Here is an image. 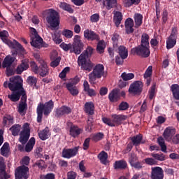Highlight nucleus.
Returning a JSON list of instances; mask_svg holds the SVG:
<instances>
[{
  "label": "nucleus",
  "instance_id": "nucleus-1",
  "mask_svg": "<svg viewBox=\"0 0 179 179\" xmlns=\"http://www.w3.org/2000/svg\"><path fill=\"white\" fill-rule=\"evenodd\" d=\"M92 54H93V48L88 47L78 59V65L81 66L82 69L88 72H90L93 69V63L89 59V57H92Z\"/></svg>",
  "mask_w": 179,
  "mask_h": 179
},
{
  "label": "nucleus",
  "instance_id": "nucleus-2",
  "mask_svg": "<svg viewBox=\"0 0 179 179\" xmlns=\"http://www.w3.org/2000/svg\"><path fill=\"white\" fill-rule=\"evenodd\" d=\"M8 37H9V33H8V31H2L0 32V38L2 41L4 42L5 44H7L10 48L17 50L15 52L12 50L13 55H17V52H20L22 55L26 54V50H24V48H23L19 42L15 41L14 43H12V41L8 39Z\"/></svg>",
  "mask_w": 179,
  "mask_h": 179
},
{
  "label": "nucleus",
  "instance_id": "nucleus-3",
  "mask_svg": "<svg viewBox=\"0 0 179 179\" xmlns=\"http://www.w3.org/2000/svg\"><path fill=\"white\" fill-rule=\"evenodd\" d=\"M54 108V102L52 101H49L45 104L39 103L37 107V121L38 122H41L43 119V113L44 115H48L52 111Z\"/></svg>",
  "mask_w": 179,
  "mask_h": 179
},
{
  "label": "nucleus",
  "instance_id": "nucleus-4",
  "mask_svg": "<svg viewBox=\"0 0 179 179\" xmlns=\"http://www.w3.org/2000/svg\"><path fill=\"white\" fill-rule=\"evenodd\" d=\"M45 15H47L46 20L50 27L55 29L59 26V14L57 10L50 8L45 10Z\"/></svg>",
  "mask_w": 179,
  "mask_h": 179
},
{
  "label": "nucleus",
  "instance_id": "nucleus-5",
  "mask_svg": "<svg viewBox=\"0 0 179 179\" xmlns=\"http://www.w3.org/2000/svg\"><path fill=\"white\" fill-rule=\"evenodd\" d=\"M111 119L108 117H103L102 121L108 127H117V125H121L122 121H125L128 118V116L125 115H111Z\"/></svg>",
  "mask_w": 179,
  "mask_h": 179
},
{
  "label": "nucleus",
  "instance_id": "nucleus-6",
  "mask_svg": "<svg viewBox=\"0 0 179 179\" xmlns=\"http://www.w3.org/2000/svg\"><path fill=\"white\" fill-rule=\"evenodd\" d=\"M39 62L41 64V66L39 67L34 62H31L30 63V66L31 71H33L36 74H39L40 76H42V78H44L45 76H47V75H48L50 69H48V66H47V63H45L44 60H40Z\"/></svg>",
  "mask_w": 179,
  "mask_h": 179
},
{
  "label": "nucleus",
  "instance_id": "nucleus-7",
  "mask_svg": "<svg viewBox=\"0 0 179 179\" xmlns=\"http://www.w3.org/2000/svg\"><path fill=\"white\" fill-rule=\"evenodd\" d=\"M10 83H8V81H5L3 86L5 87H8L12 92L19 90V89H22L23 86V79H22L20 76L10 78Z\"/></svg>",
  "mask_w": 179,
  "mask_h": 179
},
{
  "label": "nucleus",
  "instance_id": "nucleus-8",
  "mask_svg": "<svg viewBox=\"0 0 179 179\" xmlns=\"http://www.w3.org/2000/svg\"><path fill=\"white\" fill-rule=\"evenodd\" d=\"M101 76L106 78V74H104V66H103V64H97L94 68L92 72L89 74V80L90 83H94L96 79H100Z\"/></svg>",
  "mask_w": 179,
  "mask_h": 179
},
{
  "label": "nucleus",
  "instance_id": "nucleus-9",
  "mask_svg": "<svg viewBox=\"0 0 179 179\" xmlns=\"http://www.w3.org/2000/svg\"><path fill=\"white\" fill-rule=\"evenodd\" d=\"M31 45L35 48L43 47V38L38 36L37 31L34 28H30Z\"/></svg>",
  "mask_w": 179,
  "mask_h": 179
},
{
  "label": "nucleus",
  "instance_id": "nucleus-10",
  "mask_svg": "<svg viewBox=\"0 0 179 179\" xmlns=\"http://www.w3.org/2000/svg\"><path fill=\"white\" fill-rule=\"evenodd\" d=\"M71 45H73V50H71V51H73L74 54H76V55H79V54L82 52L84 47L80 36H74L73 42Z\"/></svg>",
  "mask_w": 179,
  "mask_h": 179
},
{
  "label": "nucleus",
  "instance_id": "nucleus-11",
  "mask_svg": "<svg viewBox=\"0 0 179 179\" xmlns=\"http://www.w3.org/2000/svg\"><path fill=\"white\" fill-rule=\"evenodd\" d=\"M29 138H30V127H29V124L25 123L22 127V130L20 134V142L24 145L29 141Z\"/></svg>",
  "mask_w": 179,
  "mask_h": 179
},
{
  "label": "nucleus",
  "instance_id": "nucleus-12",
  "mask_svg": "<svg viewBox=\"0 0 179 179\" xmlns=\"http://www.w3.org/2000/svg\"><path fill=\"white\" fill-rule=\"evenodd\" d=\"M15 179H27L29 178V168L26 166H21L16 169Z\"/></svg>",
  "mask_w": 179,
  "mask_h": 179
},
{
  "label": "nucleus",
  "instance_id": "nucleus-13",
  "mask_svg": "<svg viewBox=\"0 0 179 179\" xmlns=\"http://www.w3.org/2000/svg\"><path fill=\"white\" fill-rule=\"evenodd\" d=\"M143 87V83L141 81H134L129 86V93L131 94H141Z\"/></svg>",
  "mask_w": 179,
  "mask_h": 179
},
{
  "label": "nucleus",
  "instance_id": "nucleus-14",
  "mask_svg": "<svg viewBox=\"0 0 179 179\" xmlns=\"http://www.w3.org/2000/svg\"><path fill=\"white\" fill-rule=\"evenodd\" d=\"M133 52L137 54V55H141L144 58H148L150 55V50H149V46L141 45L138 48H135L132 49Z\"/></svg>",
  "mask_w": 179,
  "mask_h": 179
},
{
  "label": "nucleus",
  "instance_id": "nucleus-15",
  "mask_svg": "<svg viewBox=\"0 0 179 179\" xmlns=\"http://www.w3.org/2000/svg\"><path fill=\"white\" fill-rule=\"evenodd\" d=\"M67 125L69 128V134L73 138H78V136L83 132L82 129L75 124H73L71 122H68Z\"/></svg>",
  "mask_w": 179,
  "mask_h": 179
},
{
  "label": "nucleus",
  "instance_id": "nucleus-16",
  "mask_svg": "<svg viewBox=\"0 0 179 179\" xmlns=\"http://www.w3.org/2000/svg\"><path fill=\"white\" fill-rule=\"evenodd\" d=\"M164 173L163 169L159 166L152 168L151 178L152 179H163Z\"/></svg>",
  "mask_w": 179,
  "mask_h": 179
},
{
  "label": "nucleus",
  "instance_id": "nucleus-17",
  "mask_svg": "<svg viewBox=\"0 0 179 179\" xmlns=\"http://www.w3.org/2000/svg\"><path fill=\"white\" fill-rule=\"evenodd\" d=\"M176 135V129L173 127H167L163 134V136L168 142H171L173 136Z\"/></svg>",
  "mask_w": 179,
  "mask_h": 179
},
{
  "label": "nucleus",
  "instance_id": "nucleus-18",
  "mask_svg": "<svg viewBox=\"0 0 179 179\" xmlns=\"http://www.w3.org/2000/svg\"><path fill=\"white\" fill-rule=\"evenodd\" d=\"M78 147H76L73 149H64L62 152V156L66 159H71V157L76 156L78 154Z\"/></svg>",
  "mask_w": 179,
  "mask_h": 179
},
{
  "label": "nucleus",
  "instance_id": "nucleus-19",
  "mask_svg": "<svg viewBox=\"0 0 179 179\" xmlns=\"http://www.w3.org/2000/svg\"><path fill=\"white\" fill-rule=\"evenodd\" d=\"M22 97L24 99L20 102L17 106V111L21 115H24L26 114V111L27 110V103H26V97L24 96Z\"/></svg>",
  "mask_w": 179,
  "mask_h": 179
},
{
  "label": "nucleus",
  "instance_id": "nucleus-20",
  "mask_svg": "<svg viewBox=\"0 0 179 179\" xmlns=\"http://www.w3.org/2000/svg\"><path fill=\"white\" fill-rule=\"evenodd\" d=\"M29 69V59H25L22 61L21 64H20L16 69V73L17 75H21L24 71Z\"/></svg>",
  "mask_w": 179,
  "mask_h": 179
},
{
  "label": "nucleus",
  "instance_id": "nucleus-21",
  "mask_svg": "<svg viewBox=\"0 0 179 179\" xmlns=\"http://www.w3.org/2000/svg\"><path fill=\"white\" fill-rule=\"evenodd\" d=\"M84 37L87 38V40H91L93 41V40H99V36L94 33V31L90 30V29H85L84 31Z\"/></svg>",
  "mask_w": 179,
  "mask_h": 179
},
{
  "label": "nucleus",
  "instance_id": "nucleus-22",
  "mask_svg": "<svg viewBox=\"0 0 179 179\" xmlns=\"http://www.w3.org/2000/svg\"><path fill=\"white\" fill-rule=\"evenodd\" d=\"M125 29H126V33L127 34H131V33H134V20L131 18H127L125 21Z\"/></svg>",
  "mask_w": 179,
  "mask_h": 179
},
{
  "label": "nucleus",
  "instance_id": "nucleus-23",
  "mask_svg": "<svg viewBox=\"0 0 179 179\" xmlns=\"http://www.w3.org/2000/svg\"><path fill=\"white\" fill-rule=\"evenodd\" d=\"M71 108L64 106L57 109L56 115L57 117H61L66 114H71Z\"/></svg>",
  "mask_w": 179,
  "mask_h": 179
},
{
  "label": "nucleus",
  "instance_id": "nucleus-24",
  "mask_svg": "<svg viewBox=\"0 0 179 179\" xmlns=\"http://www.w3.org/2000/svg\"><path fill=\"white\" fill-rule=\"evenodd\" d=\"M66 87L71 96H78L79 94V88L71 83H66Z\"/></svg>",
  "mask_w": 179,
  "mask_h": 179
},
{
  "label": "nucleus",
  "instance_id": "nucleus-25",
  "mask_svg": "<svg viewBox=\"0 0 179 179\" xmlns=\"http://www.w3.org/2000/svg\"><path fill=\"white\" fill-rule=\"evenodd\" d=\"M109 100L112 102L120 100V90L114 89L108 95Z\"/></svg>",
  "mask_w": 179,
  "mask_h": 179
},
{
  "label": "nucleus",
  "instance_id": "nucleus-26",
  "mask_svg": "<svg viewBox=\"0 0 179 179\" xmlns=\"http://www.w3.org/2000/svg\"><path fill=\"white\" fill-rule=\"evenodd\" d=\"M15 62V57L8 55L5 57L2 63L3 68H10L12 64Z\"/></svg>",
  "mask_w": 179,
  "mask_h": 179
},
{
  "label": "nucleus",
  "instance_id": "nucleus-27",
  "mask_svg": "<svg viewBox=\"0 0 179 179\" xmlns=\"http://www.w3.org/2000/svg\"><path fill=\"white\" fill-rule=\"evenodd\" d=\"M84 111L90 115L94 114V104L92 102H87L84 106Z\"/></svg>",
  "mask_w": 179,
  "mask_h": 179
},
{
  "label": "nucleus",
  "instance_id": "nucleus-28",
  "mask_svg": "<svg viewBox=\"0 0 179 179\" xmlns=\"http://www.w3.org/2000/svg\"><path fill=\"white\" fill-rule=\"evenodd\" d=\"M38 136L41 141H45L51 136V133H50V129L48 127L45 128L43 130L38 133Z\"/></svg>",
  "mask_w": 179,
  "mask_h": 179
},
{
  "label": "nucleus",
  "instance_id": "nucleus-29",
  "mask_svg": "<svg viewBox=\"0 0 179 179\" xmlns=\"http://www.w3.org/2000/svg\"><path fill=\"white\" fill-rule=\"evenodd\" d=\"M122 20V13L119 11H114L113 22L117 27L121 24Z\"/></svg>",
  "mask_w": 179,
  "mask_h": 179
},
{
  "label": "nucleus",
  "instance_id": "nucleus-30",
  "mask_svg": "<svg viewBox=\"0 0 179 179\" xmlns=\"http://www.w3.org/2000/svg\"><path fill=\"white\" fill-rule=\"evenodd\" d=\"M22 89H23V87H22ZM22 89L13 91L12 94L8 95V99H10L11 101H19L20 99V92H19V90H22Z\"/></svg>",
  "mask_w": 179,
  "mask_h": 179
},
{
  "label": "nucleus",
  "instance_id": "nucleus-31",
  "mask_svg": "<svg viewBox=\"0 0 179 179\" xmlns=\"http://www.w3.org/2000/svg\"><path fill=\"white\" fill-rule=\"evenodd\" d=\"M118 53L121 58L127 59L128 58V50L126 47L120 45L118 48Z\"/></svg>",
  "mask_w": 179,
  "mask_h": 179
},
{
  "label": "nucleus",
  "instance_id": "nucleus-32",
  "mask_svg": "<svg viewBox=\"0 0 179 179\" xmlns=\"http://www.w3.org/2000/svg\"><path fill=\"white\" fill-rule=\"evenodd\" d=\"M171 90L173 93V96L176 100H179V85L178 84H173L171 87Z\"/></svg>",
  "mask_w": 179,
  "mask_h": 179
},
{
  "label": "nucleus",
  "instance_id": "nucleus-33",
  "mask_svg": "<svg viewBox=\"0 0 179 179\" xmlns=\"http://www.w3.org/2000/svg\"><path fill=\"white\" fill-rule=\"evenodd\" d=\"M136 160H138V158L136 156H131L129 159V163L132 167H134L135 169H141L142 165H141V163L137 162Z\"/></svg>",
  "mask_w": 179,
  "mask_h": 179
},
{
  "label": "nucleus",
  "instance_id": "nucleus-34",
  "mask_svg": "<svg viewBox=\"0 0 179 179\" xmlns=\"http://www.w3.org/2000/svg\"><path fill=\"white\" fill-rule=\"evenodd\" d=\"M59 7L60 9L69 12V13H73V9H72V8H71V6L66 2H60L59 3Z\"/></svg>",
  "mask_w": 179,
  "mask_h": 179
},
{
  "label": "nucleus",
  "instance_id": "nucleus-35",
  "mask_svg": "<svg viewBox=\"0 0 179 179\" xmlns=\"http://www.w3.org/2000/svg\"><path fill=\"white\" fill-rule=\"evenodd\" d=\"M95 1L96 2H100L101 0ZM115 3H117V0H103V6H106L107 9H111Z\"/></svg>",
  "mask_w": 179,
  "mask_h": 179
},
{
  "label": "nucleus",
  "instance_id": "nucleus-36",
  "mask_svg": "<svg viewBox=\"0 0 179 179\" xmlns=\"http://www.w3.org/2000/svg\"><path fill=\"white\" fill-rule=\"evenodd\" d=\"M3 124L6 127L12 125V124H13V116L10 115H6L3 119Z\"/></svg>",
  "mask_w": 179,
  "mask_h": 179
},
{
  "label": "nucleus",
  "instance_id": "nucleus-37",
  "mask_svg": "<svg viewBox=\"0 0 179 179\" xmlns=\"http://www.w3.org/2000/svg\"><path fill=\"white\" fill-rule=\"evenodd\" d=\"M34 145H36V138H34V137H32L30 138V140L26 145L25 150L27 152H31V150H33V148L34 147Z\"/></svg>",
  "mask_w": 179,
  "mask_h": 179
},
{
  "label": "nucleus",
  "instance_id": "nucleus-38",
  "mask_svg": "<svg viewBox=\"0 0 179 179\" xmlns=\"http://www.w3.org/2000/svg\"><path fill=\"white\" fill-rule=\"evenodd\" d=\"M10 148L9 143H5L1 148V154L2 156H9Z\"/></svg>",
  "mask_w": 179,
  "mask_h": 179
},
{
  "label": "nucleus",
  "instance_id": "nucleus-39",
  "mask_svg": "<svg viewBox=\"0 0 179 179\" xmlns=\"http://www.w3.org/2000/svg\"><path fill=\"white\" fill-rule=\"evenodd\" d=\"M143 20V16L141 14H135L134 15V22H135V27H139L142 25V20Z\"/></svg>",
  "mask_w": 179,
  "mask_h": 179
},
{
  "label": "nucleus",
  "instance_id": "nucleus-40",
  "mask_svg": "<svg viewBox=\"0 0 179 179\" xmlns=\"http://www.w3.org/2000/svg\"><path fill=\"white\" fill-rule=\"evenodd\" d=\"M20 129H22L20 124H15L10 128V131L12 132V135H13V136H17V135H19V132H20Z\"/></svg>",
  "mask_w": 179,
  "mask_h": 179
},
{
  "label": "nucleus",
  "instance_id": "nucleus-41",
  "mask_svg": "<svg viewBox=\"0 0 179 179\" xmlns=\"http://www.w3.org/2000/svg\"><path fill=\"white\" fill-rule=\"evenodd\" d=\"M176 43L177 39H176V38H171V36H169L168 38V40L166 41V48L168 50H170V48H173V47L176 45Z\"/></svg>",
  "mask_w": 179,
  "mask_h": 179
},
{
  "label": "nucleus",
  "instance_id": "nucleus-42",
  "mask_svg": "<svg viewBox=\"0 0 179 179\" xmlns=\"http://www.w3.org/2000/svg\"><path fill=\"white\" fill-rule=\"evenodd\" d=\"M141 0H123V3L126 8H129L132 5H139Z\"/></svg>",
  "mask_w": 179,
  "mask_h": 179
},
{
  "label": "nucleus",
  "instance_id": "nucleus-43",
  "mask_svg": "<svg viewBox=\"0 0 179 179\" xmlns=\"http://www.w3.org/2000/svg\"><path fill=\"white\" fill-rule=\"evenodd\" d=\"M108 157V155H107V152L104 151L101 152L100 154L98 155V159H99L102 164H107Z\"/></svg>",
  "mask_w": 179,
  "mask_h": 179
},
{
  "label": "nucleus",
  "instance_id": "nucleus-44",
  "mask_svg": "<svg viewBox=\"0 0 179 179\" xmlns=\"http://www.w3.org/2000/svg\"><path fill=\"white\" fill-rule=\"evenodd\" d=\"M157 142L159 146H161L162 152L167 153V146H166V144L164 143V138H163V137H159L157 139Z\"/></svg>",
  "mask_w": 179,
  "mask_h": 179
},
{
  "label": "nucleus",
  "instance_id": "nucleus-45",
  "mask_svg": "<svg viewBox=\"0 0 179 179\" xmlns=\"http://www.w3.org/2000/svg\"><path fill=\"white\" fill-rule=\"evenodd\" d=\"M121 78L123 79V80L127 82L128 80H131V79H134V78H135V74H134L133 73H122L121 75Z\"/></svg>",
  "mask_w": 179,
  "mask_h": 179
},
{
  "label": "nucleus",
  "instance_id": "nucleus-46",
  "mask_svg": "<svg viewBox=\"0 0 179 179\" xmlns=\"http://www.w3.org/2000/svg\"><path fill=\"white\" fill-rule=\"evenodd\" d=\"M149 47V35L143 34L141 36V45Z\"/></svg>",
  "mask_w": 179,
  "mask_h": 179
},
{
  "label": "nucleus",
  "instance_id": "nucleus-47",
  "mask_svg": "<svg viewBox=\"0 0 179 179\" xmlns=\"http://www.w3.org/2000/svg\"><path fill=\"white\" fill-rule=\"evenodd\" d=\"M60 47L64 51H69V50H70L71 52H73V51H72V50H73V46L71 43L66 44L65 43H62L60 44Z\"/></svg>",
  "mask_w": 179,
  "mask_h": 179
},
{
  "label": "nucleus",
  "instance_id": "nucleus-48",
  "mask_svg": "<svg viewBox=\"0 0 179 179\" xmlns=\"http://www.w3.org/2000/svg\"><path fill=\"white\" fill-rule=\"evenodd\" d=\"M105 48H106V42H104V41H100L98 43L97 48H96L98 52H100V54H101V52H104Z\"/></svg>",
  "mask_w": 179,
  "mask_h": 179
},
{
  "label": "nucleus",
  "instance_id": "nucleus-49",
  "mask_svg": "<svg viewBox=\"0 0 179 179\" xmlns=\"http://www.w3.org/2000/svg\"><path fill=\"white\" fill-rule=\"evenodd\" d=\"M59 36V33L58 32H55L54 34H52V40L56 44H61L62 43V39Z\"/></svg>",
  "mask_w": 179,
  "mask_h": 179
},
{
  "label": "nucleus",
  "instance_id": "nucleus-50",
  "mask_svg": "<svg viewBox=\"0 0 179 179\" xmlns=\"http://www.w3.org/2000/svg\"><path fill=\"white\" fill-rule=\"evenodd\" d=\"M115 169H125L127 162L125 161H117L114 164Z\"/></svg>",
  "mask_w": 179,
  "mask_h": 179
},
{
  "label": "nucleus",
  "instance_id": "nucleus-51",
  "mask_svg": "<svg viewBox=\"0 0 179 179\" xmlns=\"http://www.w3.org/2000/svg\"><path fill=\"white\" fill-rule=\"evenodd\" d=\"M27 82L30 86H34L37 83V78L34 76H29L27 79Z\"/></svg>",
  "mask_w": 179,
  "mask_h": 179
},
{
  "label": "nucleus",
  "instance_id": "nucleus-52",
  "mask_svg": "<svg viewBox=\"0 0 179 179\" xmlns=\"http://www.w3.org/2000/svg\"><path fill=\"white\" fill-rule=\"evenodd\" d=\"M10 176L6 173V171L3 168H0V179H8Z\"/></svg>",
  "mask_w": 179,
  "mask_h": 179
},
{
  "label": "nucleus",
  "instance_id": "nucleus-53",
  "mask_svg": "<svg viewBox=\"0 0 179 179\" xmlns=\"http://www.w3.org/2000/svg\"><path fill=\"white\" fill-rule=\"evenodd\" d=\"M152 156L154 159H156V160H159V162L166 160V155L163 154H152Z\"/></svg>",
  "mask_w": 179,
  "mask_h": 179
},
{
  "label": "nucleus",
  "instance_id": "nucleus-54",
  "mask_svg": "<svg viewBox=\"0 0 179 179\" xmlns=\"http://www.w3.org/2000/svg\"><path fill=\"white\" fill-rule=\"evenodd\" d=\"M62 34L66 38H72V37L73 36V31H71L69 29H64L62 31Z\"/></svg>",
  "mask_w": 179,
  "mask_h": 179
},
{
  "label": "nucleus",
  "instance_id": "nucleus-55",
  "mask_svg": "<svg viewBox=\"0 0 179 179\" xmlns=\"http://www.w3.org/2000/svg\"><path fill=\"white\" fill-rule=\"evenodd\" d=\"M131 141L134 143V145H139L142 142V136L141 135H138L136 136H134L131 138Z\"/></svg>",
  "mask_w": 179,
  "mask_h": 179
},
{
  "label": "nucleus",
  "instance_id": "nucleus-56",
  "mask_svg": "<svg viewBox=\"0 0 179 179\" xmlns=\"http://www.w3.org/2000/svg\"><path fill=\"white\" fill-rule=\"evenodd\" d=\"M155 94H156V85H153L149 91V99L152 100V99L155 97Z\"/></svg>",
  "mask_w": 179,
  "mask_h": 179
},
{
  "label": "nucleus",
  "instance_id": "nucleus-57",
  "mask_svg": "<svg viewBox=\"0 0 179 179\" xmlns=\"http://www.w3.org/2000/svg\"><path fill=\"white\" fill-rule=\"evenodd\" d=\"M129 108V105L127 102H122L119 105V110L120 111H125V110H128Z\"/></svg>",
  "mask_w": 179,
  "mask_h": 179
},
{
  "label": "nucleus",
  "instance_id": "nucleus-58",
  "mask_svg": "<svg viewBox=\"0 0 179 179\" xmlns=\"http://www.w3.org/2000/svg\"><path fill=\"white\" fill-rule=\"evenodd\" d=\"M99 20H100V15H99L98 13H95L91 15L90 21L92 22V23H97Z\"/></svg>",
  "mask_w": 179,
  "mask_h": 179
},
{
  "label": "nucleus",
  "instance_id": "nucleus-59",
  "mask_svg": "<svg viewBox=\"0 0 179 179\" xmlns=\"http://www.w3.org/2000/svg\"><path fill=\"white\" fill-rule=\"evenodd\" d=\"M177 34H178V28H177V27H174L172 28V31L169 37L177 40Z\"/></svg>",
  "mask_w": 179,
  "mask_h": 179
},
{
  "label": "nucleus",
  "instance_id": "nucleus-60",
  "mask_svg": "<svg viewBox=\"0 0 179 179\" xmlns=\"http://www.w3.org/2000/svg\"><path fill=\"white\" fill-rule=\"evenodd\" d=\"M153 71V67L150 66L145 71L144 73V78H150L152 76V72Z\"/></svg>",
  "mask_w": 179,
  "mask_h": 179
},
{
  "label": "nucleus",
  "instance_id": "nucleus-61",
  "mask_svg": "<svg viewBox=\"0 0 179 179\" xmlns=\"http://www.w3.org/2000/svg\"><path fill=\"white\" fill-rule=\"evenodd\" d=\"M103 136L104 134H103V133H98L93 136L92 139L93 141H95V142H98V141H101V139H103Z\"/></svg>",
  "mask_w": 179,
  "mask_h": 179
},
{
  "label": "nucleus",
  "instance_id": "nucleus-62",
  "mask_svg": "<svg viewBox=\"0 0 179 179\" xmlns=\"http://www.w3.org/2000/svg\"><path fill=\"white\" fill-rule=\"evenodd\" d=\"M70 69L69 67L64 68L62 71L59 73V76L61 78V79H64L66 76V73L69 72Z\"/></svg>",
  "mask_w": 179,
  "mask_h": 179
},
{
  "label": "nucleus",
  "instance_id": "nucleus-63",
  "mask_svg": "<svg viewBox=\"0 0 179 179\" xmlns=\"http://www.w3.org/2000/svg\"><path fill=\"white\" fill-rule=\"evenodd\" d=\"M61 61L60 58H57L56 59L52 60V62L50 63V66L52 68H55L56 66H58L59 65V62Z\"/></svg>",
  "mask_w": 179,
  "mask_h": 179
},
{
  "label": "nucleus",
  "instance_id": "nucleus-64",
  "mask_svg": "<svg viewBox=\"0 0 179 179\" xmlns=\"http://www.w3.org/2000/svg\"><path fill=\"white\" fill-rule=\"evenodd\" d=\"M146 164H149L150 166H155L157 162L156 160L153 159L152 158H147L145 159Z\"/></svg>",
  "mask_w": 179,
  "mask_h": 179
}]
</instances>
